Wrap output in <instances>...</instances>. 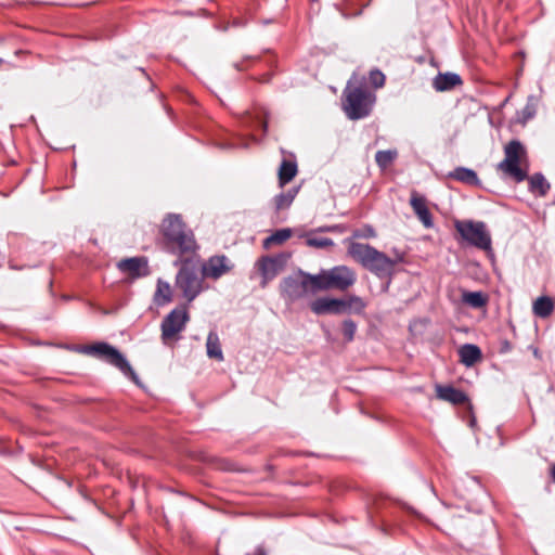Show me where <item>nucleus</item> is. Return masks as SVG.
Returning <instances> with one entry per match:
<instances>
[{"mask_svg":"<svg viewBox=\"0 0 555 555\" xmlns=\"http://www.w3.org/2000/svg\"><path fill=\"white\" fill-rule=\"evenodd\" d=\"M162 234L168 251L180 256H193L198 246L192 230L179 215H168L162 223Z\"/></svg>","mask_w":555,"mask_h":555,"instance_id":"obj_1","label":"nucleus"},{"mask_svg":"<svg viewBox=\"0 0 555 555\" xmlns=\"http://www.w3.org/2000/svg\"><path fill=\"white\" fill-rule=\"evenodd\" d=\"M348 254L378 278L391 275L395 266L401 260L400 257L391 259L375 247L363 243H351L348 247Z\"/></svg>","mask_w":555,"mask_h":555,"instance_id":"obj_2","label":"nucleus"},{"mask_svg":"<svg viewBox=\"0 0 555 555\" xmlns=\"http://www.w3.org/2000/svg\"><path fill=\"white\" fill-rule=\"evenodd\" d=\"M307 278L311 282V293L330 289L346 292L354 285L357 273L347 266H336L318 274H308Z\"/></svg>","mask_w":555,"mask_h":555,"instance_id":"obj_3","label":"nucleus"},{"mask_svg":"<svg viewBox=\"0 0 555 555\" xmlns=\"http://www.w3.org/2000/svg\"><path fill=\"white\" fill-rule=\"evenodd\" d=\"M376 96L366 88L353 87L349 81L344 90L343 108L352 120L366 117L375 103Z\"/></svg>","mask_w":555,"mask_h":555,"instance_id":"obj_4","label":"nucleus"},{"mask_svg":"<svg viewBox=\"0 0 555 555\" xmlns=\"http://www.w3.org/2000/svg\"><path fill=\"white\" fill-rule=\"evenodd\" d=\"M527 163V151L518 141L513 140L504 147V159L499 163L498 169L517 182L527 178V170L522 166Z\"/></svg>","mask_w":555,"mask_h":555,"instance_id":"obj_5","label":"nucleus"},{"mask_svg":"<svg viewBox=\"0 0 555 555\" xmlns=\"http://www.w3.org/2000/svg\"><path fill=\"white\" fill-rule=\"evenodd\" d=\"M454 228L469 245L481 250H491V235L482 221L456 220Z\"/></svg>","mask_w":555,"mask_h":555,"instance_id":"obj_6","label":"nucleus"},{"mask_svg":"<svg viewBox=\"0 0 555 555\" xmlns=\"http://www.w3.org/2000/svg\"><path fill=\"white\" fill-rule=\"evenodd\" d=\"M190 314L186 307H178L170 311L163 320L162 330V341L166 346H172L180 339V334L184 331Z\"/></svg>","mask_w":555,"mask_h":555,"instance_id":"obj_7","label":"nucleus"},{"mask_svg":"<svg viewBox=\"0 0 555 555\" xmlns=\"http://www.w3.org/2000/svg\"><path fill=\"white\" fill-rule=\"evenodd\" d=\"M85 352L95 356L101 360L116 366L125 375L131 377L132 380L137 382V375L128 363L126 358L115 347L106 343H98L91 346L85 347Z\"/></svg>","mask_w":555,"mask_h":555,"instance_id":"obj_8","label":"nucleus"},{"mask_svg":"<svg viewBox=\"0 0 555 555\" xmlns=\"http://www.w3.org/2000/svg\"><path fill=\"white\" fill-rule=\"evenodd\" d=\"M176 283L189 301L195 299L203 289V278L198 276L197 272L186 264L178 272Z\"/></svg>","mask_w":555,"mask_h":555,"instance_id":"obj_9","label":"nucleus"},{"mask_svg":"<svg viewBox=\"0 0 555 555\" xmlns=\"http://www.w3.org/2000/svg\"><path fill=\"white\" fill-rule=\"evenodd\" d=\"M309 273L299 271L298 276L285 278L281 283V294L289 302H294L302 298L308 292H311V282L307 278Z\"/></svg>","mask_w":555,"mask_h":555,"instance_id":"obj_10","label":"nucleus"},{"mask_svg":"<svg viewBox=\"0 0 555 555\" xmlns=\"http://www.w3.org/2000/svg\"><path fill=\"white\" fill-rule=\"evenodd\" d=\"M288 258V255L280 254L272 257H262L258 261L259 270L264 279L263 285L268 280H272L284 269Z\"/></svg>","mask_w":555,"mask_h":555,"instance_id":"obj_11","label":"nucleus"},{"mask_svg":"<svg viewBox=\"0 0 555 555\" xmlns=\"http://www.w3.org/2000/svg\"><path fill=\"white\" fill-rule=\"evenodd\" d=\"M231 269L232 263L228 257L224 255L212 256L203 264L202 273L204 278L217 280L230 272Z\"/></svg>","mask_w":555,"mask_h":555,"instance_id":"obj_12","label":"nucleus"},{"mask_svg":"<svg viewBox=\"0 0 555 555\" xmlns=\"http://www.w3.org/2000/svg\"><path fill=\"white\" fill-rule=\"evenodd\" d=\"M310 309L313 313L321 314H341L345 313L344 299L322 297L313 300L310 304Z\"/></svg>","mask_w":555,"mask_h":555,"instance_id":"obj_13","label":"nucleus"},{"mask_svg":"<svg viewBox=\"0 0 555 555\" xmlns=\"http://www.w3.org/2000/svg\"><path fill=\"white\" fill-rule=\"evenodd\" d=\"M117 268L132 279L149 274V266L145 257H132L120 260Z\"/></svg>","mask_w":555,"mask_h":555,"instance_id":"obj_14","label":"nucleus"},{"mask_svg":"<svg viewBox=\"0 0 555 555\" xmlns=\"http://www.w3.org/2000/svg\"><path fill=\"white\" fill-rule=\"evenodd\" d=\"M410 205L425 228H431L434 225L433 216L427 207L425 196L418 194L416 191H412Z\"/></svg>","mask_w":555,"mask_h":555,"instance_id":"obj_15","label":"nucleus"},{"mask_svg":"<svg viewBox=\"0 0 555 555\" xmlns=\"http://www.w3.org/2000/svg\"><path fill=\"white\" fill-rule=\"evenodd\" d=\"M437 398L450 402L452 404H464L468 401L467 396L460 389L452 386H436Z\"/></svg>","mask_w":555,"mask_h":555,"instance_id":"obj_16","label":"nucleus"},{"mask_svg":"<svg viewBox=\"0 0 555 555\" xmlns=\"http://www.w3.org/2000/svg\"><path fill=\"white\" fill-rule=\"evenodd\" d=\"M461 83V77L454 73L438 74L433 81V86L437 91L451 90Z\"/></svg>","mask_w":555,"mask_h":555,"instance_id":"obj_17","label":"nucleus"},{"mask_svg":"<svg viewBox=\"0 0 555 555\" xmlns=\"http://www.w3.org/2000/svg\"><path fill=\"white\" fill-rule=\"evenodd\" d=\"M461 362L466 366H473L481 360V350L478 346L473 344H465L459 350Z\"/></svg>","mask_w":555,"mask_h":555,"instance_id":"obj_18","label":"nucleus"},{"mask_svg":"<svg viewBox=\"0 0 555 555\" xmlns=\"http://www.w3.org/2000/svg\"><path fill=\"white\" fill-rule=\"evenodd\" d=\"M297 175V164L292 160L284 159L279 168V183L284 186L291 182Z\"/></svg>","mask_w":555,"mask_h":555,"instance_id":"obj_19","label":"nucleus"},{"mask_svg":"<svg viewBox=\"0 0 555 555\" xmlns=\"http://www.w3.org/2000/svg\"><path fill=\"white\" fill-rule=\"evenodd\" d=\"M450 177L468 185L479 184L477 173L469 168L457 167L450 173Z\"/></svg>","mask_w":555,"mask_h":555,"instance_id":"obj_20","label":"nucleus"},{"mask_svg":"<svg viewBox=\"0 0 555 555\" xmlns=\"http://www.w3.org/2000/svg\"><path fill=\"white\" fill-rule=\"evenodd\" d=\"M533 313L539 318H547L550 317L554 311V302L553 300L547 296L539 297L534 302L532 307Z\"/></svg>","mask_w":555,"mask_h":555,"instance_id":"obj_21","label":"nucleus"},{"mask_svg":"<svg viewBox=\"0 0 555 555\" xmlns=\"http://www.w3.org/2000/svg\"><path fill=\"white\" fill-rule=\"evenodd\" d=\"M207 356L218 361L223 360L221 344L216 332H210L206 341Z\"/></svg>","mask_w":555,"mask_h":555,"instance_id":"obj_22","label":"nucleus"},{"mask_svg":"<svg viewBox=\"0 0 555 555\" xmlns=\"http://www.w3.org/2000/svg\"><path fill=\"white\" fill-rule=\"evenodd\" d=\"M529 189L532 193L544 196L550 190V183L546 181L543 175L534 173L529 179Z\"/></svg>","mask_w":555,"mask_h":555,"instance_id":"obj_23","label":"nucleus"},{"mask_svg":"<svg viewBox=\"0 0 555 555\" xmlns=\"http://www.w3.org/2000/svg\"><path fill=\"white\" fill-rule=\"evenodd\" d=\"M154 301L157 306H163L171 301V287L167 282L160 280L157 282Z\"/></svg>","mask_w":555,"mask_h":555,"instance_id":"obj_24","label":"nucleus"},{"mask_svg":"<svg viewBox=\"0 0 555 555\" xmlns=\"http://www.w3.org/2000/svg\"><path fill=\"white\" fill-rule=\"evenodd\" d=\"M297 192H298L297 189H292L285 193H281V194L276 195L274 197L275 209L278 211L287 209L292 205L294 198L296 197Z\"/></svg>","mask_w":555,"mask_h":555,"instance_id":"obj_25","label":"nucleus"},{"mask_svg":"<svg viewBox=\"0 0 555 555\" xmlns=\"http://www.w3.org/2000/svg\"><path fill=\"white\" fill-rule=\"evenodd\" d=\"M462 299L464 304L473 308H481L487 304V298L481 292H465Z\"/></svg>","mask_w":555,"mask_h":555,"instance_id":"obj_26","label":"nucleus"},{"mask_svg":"<svg viewBox=\"0 0 555 555\" xmlns=\"http://www.w3.org/2000/svg\"><path fill=\"white\" fill-rule=\"evenodd\" d=\"M344 304L345 313L352 311L354 313L361 314L366 307L365 301L361 297L356 295L348 296L346 299H344Z\"/></svg>","mask_w":555,"mask_h":555,"instance_id":"obj_27","label":"nucleus"},{"mask_svg":"<svg viewBox=\"0 0 555 555\" xmlns=\"http://www.w3.org/2000/svg\"><path fill=\"white\" fill-rule=\"evenodd\" d=\"M292 235V231L289 229H282L273 233L271 236L267 237L264 241V246L268 247L270 244H282L286 240H288Z\"/></svg>","mask_w":555,"mask_h":555,"instance_id":"obj_28","label":"nucleus"},{"mask_svg":"<svg viewBox=\"0 0 555 555\" xmlns=\"http://www.w3.org/2000/svg\"><path fill=\"white\" fill-rule=\"evenodd\" d=\"M397 153L393 151H378L375 154V160L380 168H387L396 158Z\"/></svg>","mask_w":555,"mask_h":555,"instance_id":"obj_29","label":"nucleus"},{"mask_svg":"<svg viewBox=\"0 0 555 555\" xmlns=\"http://www.w3.org/2000/svg\"><path fill=\"white\" fill-rule=\"evenodd\" d=\"M341 332L346 341L350 343L354 338L357 324L352 320H345L341 324Z\"/></svg>","mask_w":555,"mask_h":555,"instance_id":"obj_30","label":"nucleus"},{"mask_svg":"<svg viewBox=\"0 0 555 555\" xmlns=\"http://www.w3.org/2000/svg\"><path fill=\"white\" fill-rule=\"evenodd\" d=\"M370 82L373 87L380 88L385 83V75L378 69L371 70Z\"/></svg>","mask_w":555,"mask_h":555,"instance_id":"obj_31","label":"nucleus"},{"mask_svg":"<svg viewBox=\"0 0 555 555\" xmlns=\"http://www.w3.org/2000/svg\"><path fill=\"white\" fill-rule=\"evenodd\" d=\"M307 243L309 246L318 248H325L333 245V241L328 237L308 238Z\"/></svg>","mask_w":555,"mask_h":555,"instance_id":"obj_32","label":"nucleus"},{"mask_svg":"<svg viewBox=\"0 0 555 555\" xmlns=\"http://www.w3.org/2000/svg\"><path fill=\"white\" fill-rule=\"evenodd\" d=\"M246 555H267V551L262 545H259L251 553H247Z\"/></svg>","mask_w":555,"mask_h":555,"instance_id":"obj_33","label":"nucleus"},{"mask_svg":"<svg viewBox=\"0 0 555 555\" xmlns=\"http://www.w3.org/2000/svg\"><path fill=\"white\" fill-rule=\"evenodd\" d=\"M365 236H375V231L372 228H369Z\"/></svg>","mask_w":555,"mask_h":555,"instance_id":"obj_34","label":"nucleus"},{"mask_svg":"<svg viewBox=\"0 0 555 555\" xmlns=\"http://www.w3.org/2000/svg\"><path fill=\"white\" fill-rule=\"evenodd\" d=\"M551 477H552L553 481L555 482V463L551 467Z\"/></svg>","mask_w":555,"mask_h":555,"instance_id":"obj_35","label":"nucleus"},{"mask_svg":"<svg viewBox=\"0 0 555 555\" xmlns=\"http://www.w3.org/2000/svg\"><path fill=\"white\" fill-rule=\"evenodd\" d=\"M262 128H263V131L267 130V122H262Z\"/></svg>","mask_w":555,"mask_h":555,"instance_id":"obj_36","label":"nucleus"},{"mask_svg":"<svg viewBox=\"0 0 555 555\" xmlns=\"http://www.w3.org/2000/svg\"><path fill=\"white\" fill-rule=\"evenodd\" d=\"M2 64V59H0V65Z\"/></svg>","mask_w":555,"mask_h":555,"instance_id":"obj_37","label":"nucleus"}]
</instances>
